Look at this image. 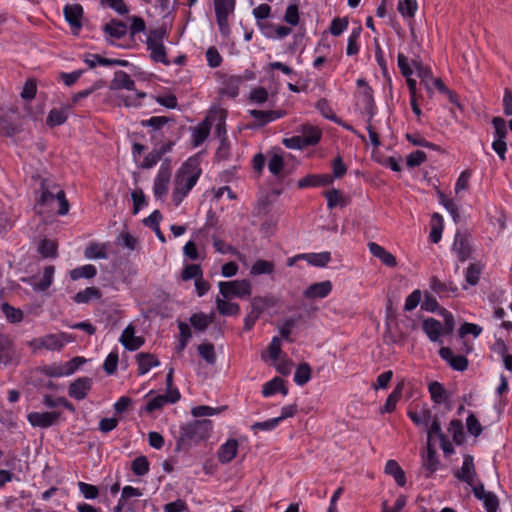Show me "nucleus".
I'll return each instance as SVG.
<instances>
[{
  "mask_svg": "<svg viewBox=\"0 0 512 512\" xmlns=\"http://www.w3.org/2000/svg\"><path fill=\"white\" fill-rule=\"evenodd\" d=\"M93 380L90 377H80L70 383L68 395L75 400H83L92 388Z\"/></svg>",
  "mask_w": 512,
  "mask_h": 512,
  "instance_id": "nucleus-11",
  "label": "nucleus"
},
{
  "mask_svg": "<svg viewBox=\"0 0 512 512\" xmlns=\"http://www.w3.org/2000/svg\"><path fill=\"white\" fill-rule=\"evenodd\" d=\"M274 271V264L267 260H257L252 268L250 273L252 275H262V274H271Z\"/></svg>",
  "mask_w": 512,
  "mask_h": 512,
  "instance_id": "nucleus-56",
  "label": "nucleus"
},
{
  "mask_svg": "<svg viewBox=\"0 0 512 512\" xmlns=\"http://www.w3.org/2000/svg\"><path fill=\"white\" fill-rule=\"evenodd\" d=\"M427 159V155L424 151L416 150L410 153L406 158V164L408 167L413 168L420 166Z\"/></svg>",
  "mask_w": 512,
  "mask_h": 512,
  "instance_id": "nucleus-61",
  "label": "nucleus"
},
{
  "mask_svg": "<svg viewBox=\"0 0 512 512\" xmlns=\"http://www.w3.org/2000/svg\"><path fill=\"white\" fill-rule=\"evenodd\" d=\"M243 83V77L236 75H226L223 80L222 93L232 98L239 94V87Z\"/></svg>",
  "mask_w": 512,
  "mask_h": 512,
  "instance_id": "nucleus-29",
  "label": "nucleus"
},
{
  "mask_svg": "<svg viewBox=\"0 0 512 512\" xmlns=\"http://www.w3.org/2000/svg\"><path fill=\"white\" fill-rule=\"evenodd\" d=\"M180 399L179 390H173L171 392H166L163 395H157L151 400H149L144 407V410L148 413H152L156 410H160L167 403H176Z\"/></svg>",
  "mask_w": 512,
  "mask_h": 512,
  "instance_id": "nucleus-12",
  "label": "nucleus"
},
{
  "mask_svg": "<svg viewBox=\"0 0 512 512\" xmlns=\"http://www.w3.org/2000/svg\"><path fill=\"white\" fill-rule=\"evenodd\" d=\"M407 414L416 426L424 428H428L432 418L431 411L426 405L419 409H409Z\"/></svg>",
  "mask_w": 512,
  "mask_h": 512,
  "instance_id": "nucleus-22",
  "label": "nucleus"
},
{
  "mask_svg": "<svg viewBox=\"0 0 512 512\" xmlns=\"http://www.w3.org/2000/svg\"><path fill=\"white\" fill-rule=\"evenodd\" d=\"M212 428L210 420H193L180 426L179 434L176 436L175 452L188 453L192 447L210 437Z\"/></svg>",
  "mask_w": 512,
  "mask_h": 512,
  "instance_id": "nucleus-3",
  "label": "nucleus"
},
{
  "mask_svg": "<svg viewBox=\"0 0 512 512\" xmlns=\"http://www.w3.org/2000/svg\"><path fill=\"white\" fill-rule=\"evenodd\" d=\"M64 16L70 24L74 34H77L82 27L83 8L80 4H67L64 7Z\"/></svg>",
  "mask_w": 512,
  "mask_h": 512,
  "instance_id": "nucleus-13",
  "label": "nucleus"
},
{
  "mask_svg": "<svg viewBox=\"0 0 512 512\" xmlns=\"http://www.w3.org/2000/svg\"><path fill=\"white\" fill-rule=\"evenodd\" d=\"M422 465L427 471V477L431 476L438 469L439 466V460L436 456V452L431 447L429 441L427 445V454L423 456Z\"/></svg>",
  "mask_w": 512,
  "mask_h": 512,
  "instance_id": "nucleus-37",
  "label": "nucleus"
},
{
  "mask_svg": "<svg viewBox=\"0 0 512 512\" xmlns=\"http://www.w3.org/2000/svg\"><path fill=\"white\" fill-rule=\"evenodd\" d=\"M54 273V266H46L43 270V276L40 280H38L36 276H33L28 280V283L35 291L44 292L52 285Z\"/></svg>",
  "mask_w": 512,
  "mask_h": 512,
  "instance_id": "nucleus-17",
  "label": "nucleus"
},
{
  "mask_svg": "<svg viewBox=\"0 0 512 512\" xmlns=\"http://www.w3.org/2000/svg\"><path fill=\"white\" fill-rule=\"evenodd\" d=\"M59 190L58 186L55 183L49 182L47 179H42L40 183V197L38 200V205L45 206L48 205L56 199V191Z\"/></svg>",
  "mask_w": 512,
  "mask_h": 512,
  "instance_id": "nucleus-23",
  "label": "nucleus"
},
{
  "mask_svg": "<svg viewBox=\"0 0 512 512\" xmlns=\"http://www.w3.org/2000/svg\"><path fill=\"white\" fill-rule=\"evenodd\" d=\"M430 288L440 296H448L449 294H455L458 291L457 286L453 282H443L437 277L431 278Z\"/></svg>",
  "mask_w": 512,
  "mask_h": 512,
  "instance_id": "nucleus-30",
  "label": "nucleus"
},
{
  "mask_svg": "<svg viewBox=\"0 0 512 512\" xmlns=\"http://www.w3.org/2000/svg\"><path fill=\"white\" fill-rule=\"evenodd\" d=\"M1 310L10 323H19L24 318V313L21 309L15 308L8 303H3Z\"/></svg>",
  "mask_w": 512,
  "mask_h": 512,
  "instance_id": "nucleus-47",
  "label": "nucleus"
},
{
  "mask_svg": "<svg viewBox=\"0 0 512 512\" xmlns=\"http://www.w3.org/2000/svg\"><path fill=\"white\" fill-rule=\"evenodd\" d=\"M370 253L380 259L386 266L394 267L397 264L396 258L390 252H388L384 247L380 246L377 243L370 242L368 244Z\"/></svg>",
  "mask_w": 512,
  "mask_h": 512,
  "instance_id": "nucleus-27",
  "label": "nucleus"
},
{
  "mask_svg": "<svg viewBox=\"0 0 512 512\" xmlns=\"http://www.w3.org/2000/svg\"><path fill=\"white\" fill-rule=\"evenodd\" d=\"M101 297V292L96 287H87L82 291H79L73 297L76 303H88L92 299H99Z\"/></svg>",
  "mask_w": 512,
  "mask_h": 512,
  "instance_id": "nucleus-43",
  "label": "nucleus"
},
{
  "mask_svg": "<svg viewBox=\"0 0 512 512\" xmlns=\"http://www.w3.org/2000/svg\"><path fill=\"white\" fill-rule=\"evenodd\" d=\"M109 88L111 90L126 89L133 91L135 89V82L126 72L119 70L115 72L114 78L111 80Z\"/></svg>",
  "mask_w": 512,
  "mask_h": 512,
  "instance_id": "nucleus-26",
  "label": "nucleus"
},
{
  "mask_svg": "<svg viewBox=\"0 0 512 512\" xmlns=\"http://www.w3.org/2000/svg\"><path fill=\"white\" fill-rule=\"evenodd\" d=\"M206 59L211 68L219 67L222 63V56L216 47L211 46L206 51Z\"/></svg>",
  "mask_w": 512,
  "mask_h": 512,
  "instance_id": "nucleus-64",
  "label": "nucleus"
},
{
  "mask_svg": "<svg viewBox=\"0 0 512 512\" xmlns=\"http://www.w3.org/2000/svg\"><path fill=\"white\" fill-rule=\"evenodd\" d=\"M483 266L479 263H471L465 272V280L468 284L474 286L478 283Z\"/></svg>",
  "mask_w": 512,
  "mask_h": 512,
  "instance_id": "nucleus-54",
  "label": "nucleus"
},
{
  "mask_svg": "<svg viewBox=\"0 0 512 512\" xmlns=\"http://www.w3.org/2000/svg\"><path fill=\"white\" fill-rule=\"evenodd\" d=\"M238 441L236 439H229L219 447L217 457L220 463H230L237 455Z\"/></svg>",
  "mask_w": 512,
  "mask_h": 512,
  "instance_id": "nucleus-19",
  "label": "nucleus"
},
{
  "mask_svg": "<svg viewBox=\"0 0 512 512\" xmlns=\"http://www.w3.org/2000/svg\"><path fill=\"white\" fill-rule=\"evenodd\" d=\"M249 113L255 120L259 121L261 125L267 124L284 116V112L277 110L263 111L254 109L250 110Z\"/></svg>",
  "mask_w": 512,
  "mask_h": 512,
  "instance_id": "nucleus-34",
  "label": "nucleus"
},
{
  "mask_svg": "<svg viewBox=\"0 0 512 512\" xmlns=\"http://www.w3.org/2000/svg\"><path fill=\"white\" fill-rule=\"evenodd\" d=\"M443 231V219L438 213H434L432 216V228L429 235L430 240L433 243H438L441 239Z\"/></svg>",
  "mask_w": 512,
  "mask_h": 512,
  "instance_id": "nucleus-52",
  "label": "nucleus"
},
{
  "mask_svg": "<svg viewBox=\"0 0 512 512\" xmlns=\"http://www.w3.org/2000/svg\"><path fill=\"white\" fill-rule=\"evenodd\" d=\"M428 389H429L432 401L435 402L436 404H441L447 399L446 390L444 389L443 385L440 384L439 382H437V381L431 382L429 384Z\"/></svg>",
  "mask_w": 512,
  "mask_h": 512,
  "instance_id": "nucleus-50",
  "label": "nucleus"
},
{
  "mask_svg": "<svg viewBox=\"0 0 512 512\" xmlns=\"http://www.w3.org/2000/svg\"><path fill=\"white\" fill-rule=\"evenodd\" d=\"M453 474L459 481L472 485L478 479L473 456L464 455L462 467L454 471Z\"/></svg>",
  "mask_w": 512,
  "mask_h": 512,
  "instance_id": "nucleus-10",
  "label": "nucleus"
},
{
  "mask_svg": "<svg viewBox=\"0 0 512 512\" xmlns=\"http://www.w3.org/2000/svg\"><path fill=\"white\" fill-rule=\"evenodd\" d=\"M197 351H198L199 355L207 362V364H209V365L216 364L217 356H216L213 344L202 343L197 347Z\"/></svg>",
  "mask_w": 512,
  "mask_h": 512,
  "instance_id": "nucleus-48",
  "label": "nucleus"
},
{
  "mask_svg": "<svg viewBox=\"0 0 512 512\" xmlns=\"http://www.w3.org/2000/svg\"><path fill=\"white\" fill-rule=\"evenodd\" d=\"M284 167V159L281 154L274 153L268 161L269 171L276 177H279Z\"/></svg>",
  "mask_w": 512,
  "mask_h": 512,
  "instance_id": "nucleus-58",
  "label": "nucleus"
},
{
  "mask_svg": "<svg viewBox=\"0 0 512 512\" xmlns=\"http://www.w3.org/2000/svg\"><path fill=\"white\" fill-rule=\"evenodd\" d=\"M356 84L358 87V101L361 103L364 113L368 116V122H370L372 121L375 114L373 90L364 79H358Z\"/></svg>",
  "mask_w": 512,
  "mask_h": 512,
  "instance_id": "nucleus-8",
  "label": "nucleus"
},
{
  "mask_svg": "<svg viewBox=\"0 0 512 512\" xmlns=\"http://www.w3.org/2000/svg\"><path fill=\"white\" fill-rule=\"evenodd\" d=\"M97 274V269L92 264H86L80 267H77L70 271V278L72 280H79L81 278L91 279L95 277Z\"/></svg>",
  "mask_w": 512,
  "mask_h": 512,
  "instance_id": "nucleus-42",
  "label": "nucleus"
},
{
  "mask_svg": "<svg viewBox=\"0 0 512 512\" xmlns=\"http://www.w3.org/2000/svg\"><path fill=\"white\" fill-rule=\"evenodd\" d=\"M103 30L111 37L120 39L126 35L127 25L123 21L113 19L104 25Z\"/></svg>",
  "mask_w": 512,
  "mask_h": 512,
  "instance_id": "nucleus-38",
  "label": "nucleus"
},
{
  "mask_svg": "<svg viewBox=\"0 0 512 512\" xmlns=\"http://www.w3.org/2000/svg\"><path fill=\"white\" fill-rule=\"evenodd\" d=\"M14 347L12 340L2 333H0V362L5 365L12 362L14 358Z\"/></svg>",
  "mask_w": 512,
  "mask_h": 512,
  "instance_id": "nucleus-28",
  "label": "nucleus"
},
{
  "mask_svg": "<svg viewBox=\"0 0 512 512\" xmlns=\"http://www.w3.org/2000/svg\"><path fill=\"white\" fill-rule=\"evenodd\" d=\"M29 346L34 350L46 348L48 350H58L63 347V342L59 336L49 334L42 338L34 339L29 343Z\"/></svg>",
  "mask_w": 512,
  "mask_h": 512,
  "instance_id": "nucleus-18",
  "label": "nucleus"
},
{
  "mask_svg": "<svg viewBox=\"0 0 512 512\" xmlns=\"http://www.w3.org/2000/svg\"><path fill=\"white\" fill-rule=\"evenodd\" d=\"M202 269L200 265L197 264H189L184 267L181 273V278L184 281H188L190 279H197L198 277L202 276Z\"/></svg>",
  "mask_w": 512,
  "mask_h": 512,
  "instance_id": "nucleus-60",
  "label": "nucleus"
},
{
  "mask_svg": "<svg viewBox=\"0 0 512 512\" xmlns=\"http://www.w3.org/2000/svg\"><path fill=\"white\" fill-rule=\"evenodd\" d=\"M360 33H361L360 27L354 29L351 32V34L348 38V44H347V49H346L347 55L352 56V55H356L358 53L359 46H358L357 42L360 37Z\"/></svg>",
  "mask_w": 512,
  "mask_h": 512,
  "instance_id": "nucleus-59",
  "label": "nucleus"
},
{
  "mask_svg": "<svg viewBox=\"0 0 512 512\" xmlns=\"http://www.w3.org/2000/svg\"><path fill=\"white\" fill-rule=\"evenodd\" d=\"M385 473L392 476L399 486L406 484V476L403 469L395 460H388L385 465Z\"/></svg>",
  "mask_w": 512,
  "mask_h": 512,
  "instance_id": "nucleus-35",
  "label": "nucleus"
},
{
  "mask_svg": "<svg viewBox=\"0 0 512 512\" xmlns=\"http://www.w3.org/2000/svg\"><path fill=\"white\" fill-rule=\"evenodd\" d=\"M417 7L416 0H400L398 3V11L403 17H414Z\"/></svg>",
  "mask_w": 512,
  "mask_h": 512,
  "instance_id": "nucleus-57",
  "label": "nucleus"
},
{
  "mask_svg": "<svg viewBox=\"0 0 512 512\" xmlns=\"http://www.w3.org/2000/svg\"><path fill=\"white\" fill-rule=\"evenodd\" d=\"M301 137L304 138L306 146H313L320 141L321 131L313 126L304 125Z\"/></svg>",
  "mask_w": 512,
  "mask_h": 512,
  "instance_id": "nucleus-44",
  "label": "nucleus"
},
{
  "mask_svg": "<svg viewBox=\"0 0 512 512\" xmlns=\"http://www.w3.org/2000/svg\"><path fill=\"white\" fill-rule=\"evenodd\" d=\"M213 322V317L204 313H195L190 317L191 325L199 331H204Z\"/></svg>",
  "mask_w": 512,
  "mask_h": 512,
  "instance_id": "nucleus-51",
  "label": "nucleus"
},
{
  "mask_svg": "<svg viewBox=\"0 0 512 512\" xmlns=\"http://www.w3.org/2000/svg\"><path fill=\"white\" fill-rule=\"evenodd\" d=\"M325 197L327 199V206L329 209H333L336 206L344 207L347 205L346 198L340 193L337 189H331L325 192Z\"/></svg>",
  "mask_w": 512,
  "mask_h": 512,
  "instance_id": "nucleus-46",
  "label": "nucleus"
},
{
  "mask_svg": "<svg viewBox=\"0 0 512 512\" xmlns=\"http://www.w3.org/2000/svg\"><path fill=\"white\" fill-rule=\"evenodd\" d=\"M132 472L137 476H144L149 472V461L145 456H139L132 461Z\"/></svg>",
  "mask_w": 512,
  "mask_h": 512,
  "instance_id": "nucleus-55",
  "label": "nucleus"
},
{
  "mask_svg": "<svg viewBox=\"0 0 512 512\" xmlns=\"http://www.w3.org/2000/svg\"><path fill=\"white\" fill-rule=\"evenodd\" d=\"M439 355L454 370L464 371L468 367L467 358L462 355H454L453 351L449 347H441L439 350Z\"/></svg>",
  "mask_w": 512,
  "mask_h": 512,
  "instance_id": "nucleus-16",
  "label": "nucleus"
},
{
  "mask_svg": "<svg viewBox=\"0 0 512 512\" xmlns=\"http://www.w3.org/2000/svg\"><path fill=\"white\" fill-rule=\"evenodd\" d=\"M453 251L457 254L458 259L462 262L470 258L472 248L467 234L461 232L456 233L453 243Z\"/></svg>",
  "mask_w": 512,
  "mask_h": 512,
  "instance_id": "nucleus-15",
  "label": "nucleus"
},
{
  "mask_svg": "<svg viewBox=\"0 0 512 512\" xmlns=\"http://www.w3.org/2000/svg\"><path fill=\"white\" fill-rule=\"evenodd\" d=\"M174 124V120L172 118L166 116H153L147 120H142L140 124L143 127L151 128V140L154 142V147L143 159L140 167L142 169H151L154 167L162 157L169 153L173 146L175 145V141L168 139L163 143L156 142L158 139L157 133L160 132L164 135L168 132L170 126L169 124Z\"/></svg>",
  "mask_w": 512,
  "mask_h": 512,
  "instance_id": "nucleus-1",
  "label": "nucleus"
},
{
  "mask_svg": "<svg viewBox=\"0 0 512 512\" xmlns=\"http://www.w3.org/2000/svg\"><path fill=\"white\" fill-rule=\"evenodd\" d=\"M39 252L45 258L55 257L57 252V246L53 241L44 239L41 241L39 245Z\"/></svg>",
  "mask_w": 512,
  "mask_h": 512,
  "instance_id": "nucleus-62",
  "label": "nucleus"
},
{
  "mask_svg": "<svg viewBox=\"0 0 512 512\" xmlns=\"http://www.w3.org/2000/svg\"><path fill=\"white\" fill-rule=\"evenodd\" d=\"M107 243H90L84 250V256L87 259H106Z\"/></svg>",
  "mask_w": 512,
  "mask_h": 512,
  "instance_id": "nucleus-36",
  "label": "nucleus"
},
{
  "mask_svg": "<svg viewBox=\"0 0 512 512\" xmlns=\"http://www.w3.org/2000/svg\"><path fill=\"white\" fill-rule=\"evenodd\" d=\"M412 63L418 77L421 79V84H424L427 90L431 91V82L434 79L431 70L427 67H424L420 62L413 61Z\"/></svg>",
  "mask_w": 512,
  "mask_h": 512,
  "instance_id": "nucleus-45",
  "label": "nucleus"
},
{
  "mask_svg": "<svg viewBox=\"0 0 512 512\" xmlns=\"http://www.w3.org/2000/svg\"><path fill=\"white\" fill-rule=\"evenodd\" d=\"M226 298H216L217 310L221 315L233 316L240 312V306L237 303L226 301Z\"/></svg>",
  "mask_w": 512,
  "mask_h": 512,
  "instance_id": "nucleus-40",
  "label": "nucleus"
},
{
  "mask_svg": "<svg viewBox=\"0 0 512 512\" xmlns=\"http://www.w3.org/2000/svg\"><path fill=\"white\" fill-rule=\"evenodd\" d=\"M403 384L399 383L393 392L387 397L385 405L383 407V411L387 413H391L394 411L397 402L400 400L402 396Z\"/></svg>",
  "mask_w": 512,
  "mask_h": 512,
  "instance_id": "nucleus-53",
  "label": "nucleus"
},
{
  "mask_svg": "<svg viewBox=\"0 0 512 512\" xmlns=\"http://www.w3.org/2000/svg\"><path fill=\"white\" fill-rule=\"evenodd\" d=\"M216 22L223 37L231 33L229 17L234 15L236 0H213Z\"/></svg>",
  "mask_w": 512,
  "mask_h": 512,
  "instance_id": "nucleus-5",
  "label": "nucleus"
},
{
  "mask_svg": "<svg viewBox=\"0 0 512 512\" xmlns=\"http://www.w3.org/2000/svg\"><path fill=\"white\" fill-rule=\"evenodd\" d=\"M492 124L495 129V140H505L507 135L506 122L501 117H494Z\"/></svg>",
  "mask_w": 512,
  "mask_h": 512,
  "instance_id": "nucleus-63",
  "label": "nucleus"
},
{
  "mask_svg": "<svg viewBox=\"0 0 512 512\" xmlns=\"http://www.w3.org/2000/svg\"><path fill=\"white\" fill-rule=\"evenodd\" d=\"M311 367L308 363L300 364L294 374V381L297 385L303 386L311 379Z\"/></svg>",
  "mask_w": 512,
  "mask_h": 512,
  "instance_id": "nucleus-49",
  "label": "nucleus"
},
{
  "mask_svg": "<svg viewBox=\"0 0 512 512\" xmlns=\"http://www.w3.org/2000/svg\"><path fill=\"white\" fill-rule=\"evenodd\" d=\"M423 331L432 342H441L440 337L443 335V325L434 318H428L423 321Z\"/></svg>",
  "mask_w": 512,
  "mask_h": 512,
  "instance_id": "nucleus-24",
  "label": "nucleus"
},
{
  "mask_svg": "<svg viewBox=\"0 0 512 512\" xmlns=\"http://www.w3.org/2000/svg\"><path fill=\"white\" fill-rule=\"evenodd\" d=\"M211 125L205 120L200 123L192 133V142L195 147L201 145L209 136Z\"/></svg>",
  "mask_w": 512,
  "mask_h": 512,
  "instance_id": "nucleus-41",
  "label": "nucleus"
},
{
  "mask_svg": "<svg viewBox=\"0 0 512 512\" xmlns=\"http://www.w3.org/2000/svg\"><path fill=\"white\" fill-rule=\"evenodd\" d=\"M333 182L329 174L307 175L298 181L299 188L327 186Z\"/></svg>",
  "mask_w": 512,
  "mask_h": 512,
  "instance_id": "nucleus-25",
  "label": "nucleus"
},
{
  "mask_svg": "<svg viewBox=\"0 0 512 512\" xmlns=\"http://www.w3.org/2000/svg\"><path fill=\"white\" fill-rule=\"evenodd\" d=\"M332 288L329 280L313 283L303 291V296L308 300L323 299L331 293Z\"/></svg>",
  "mask_w": 512,
  "mask_h": 512,
  "instance_id": "nucleus-14",
  "label": "nucleus"
},
{
  "mask_svg": "<svg viewBox=\"0 0 512 512\" xmlns=\"http://www.w3.org/2000/svg\"><path fill=\"white\" fill-rule=\"evenodd\" d=\"M60 417L59 411L31 412L27 415V420L34 427L48 428L57 424Z\"/></svg>",
  "mask_w": 512,
  "mask_h": 512,
  "instance_id": "nucleus-9",
  "label": "nucleus"
},
{
  "mask_svg": "<svg viewBox=\"0 0 512 512\" xmlns=\"http://www.w3.org/2000/svg\"><path fill=\"white\" fill-rule=\"evenodd\" d=\"M120 342L130 351H135L144 344V340L141 337L135 336V328L132 325H128L123 330Z\"/></svg>",
  "mask_w": 512,
  "mask_h": 512,
  "instance_id": "nucleus-20",
  "label": "nucleus"
},
{
  "mask_svg": "<svg viewBox=\"0 0 512 512\" xmlns=\"http://www.w3.org/2000/svg\"><path fill=\"white\" fill-rule=\"evenodd\" d=\"M303 260L315 267H325L331 260V253L328 251L320 253H304L299 254Z\"/></svg>",
  "mask_w": 512,
  "mask_h": 512,
  "instance_id": "nucleus-33",
  "label": "nucleus"
},
{
  "mask_svg": "<svg viewBox=\"0 0 512 512\" xmlns=\"http://www.w3.org/2000/svg\"><path fill=\"white\" fill-rule=\"evenodd\" d=\"M166 38V31L163 28H157L149 31L147 36L146 45L150 51V58L156 63H162L166 66L170 65L167 57L164 39Z\"/></svg>",
  "mask_w": 512,
  "mask_h": 512,
  "instance_id": "nucleus-4",
  "label": "nucleus"
},
{
  "mask_svg": "<svg viewBox=\"0 0 512 512\" xmlns=\"http://www.w3.org/2000/svg\"><path fill=\"white\" fill-rule=\"evenodd\" d=\"M170 178V161L169 159H165V161L161 164L158 173L154 179L153 194L156 199H163L167 195Z\"/></svg>",
  "mask_w": 512,
  "mask_h": 512,
  "instance_id": "nucleus-7",
  "label": "nucleus"
},
{
  "mask_svg": "<svg viewBox=\"0 0 512 512\" xmlns=\"http://www.w3.org/2000/svg\"><path fill=\"white\" fill-rule=\"evenodd\" d=\"M138 363V374L144 375L151 368L158 366L160 363L157 358L150 353H139L136 355Z\"/></svg>",
  "mask_w": 512,
  "mask_h": 512,
  "instance_id": "nucleus-31",
  "label": "nucleus"
},
{
  "mask_svg": "<svg viewBox=\"0 0 512 512\" xmlns=\"http://www.w3.org/2000/svg\"><path fill=\"white\" fill-rule=\"evenodd\" d=\"M220 294L223 298H244L252 293L250 281L246 279L219 282Z\"/></svg>",
  "mask_w": 512,
  "mask_h": 512,
  "instance_id": "nucleus-6",
  "label": "nucleus"
},
{
  "mask_svg": "<svg viewBox=\"0 0 512 512\" xmlns=\"http://www.w3.org/2000/svg\"><path fill=\"white\" fill-rule=\"evenodd\" d=\"M201 168L195 158H189L177 170L173 181L172 202L178 207L196 185Z\"/></svg>",
  "mask_w": 512,
  "mask_h": 512,
  "instance_id": "nucleus-2",
  "label": "nucleus"
},
{
  "mask_svg": "<svg viewBox=\"0 0 512 512\" xmlns=\"http://www.w3.org/2000/svg\"><path fill=\"white\" fill-rule=\"evenodd\" d=\"M69 107L60 109H52L46 119V123L50 127L62 125L68 118Z\"/></svg>",
  "mask_w": 512,
  "mask_h": 512,
  "instance_id": "nucleus-39",
  "label": "nucleus"
},
{
  "mask_svg": "<svg viewBox=\"0 0 512 512\" xmlns=\"http://www.w3.org/2000/svg\"><path fill=\"white\" fill-rule=\"evenodd\" d=\"M277 392H280L283 395H287L288 393V389L285 387L284 380L282 378L275 377L263 385L262 394L264 397L272 396Z\"/></svg>",
  "mask_w": 512,
  "mask_h": 512,
  "instance_id": "nucleus-32",
  "label": "nucleus"
},
{
  "mask_svg": "<svg viewBox=\"0 0 512 512\" xmlns=\"http://www.w3.org/2000/svg\"><path fill=\"white\" fill-rule=\"evenodd\" d=\"M84 62L89 66V68H95L97 65L123 67L128 65L127 60L108 59L100 56L99 54H86L84 57Z\"/></svg>",
  "mask_w": 512,
  "mask_h": 512,
  "instance_id": "nucleus-21",
  "label": "nucleus"
}]
</instances>
